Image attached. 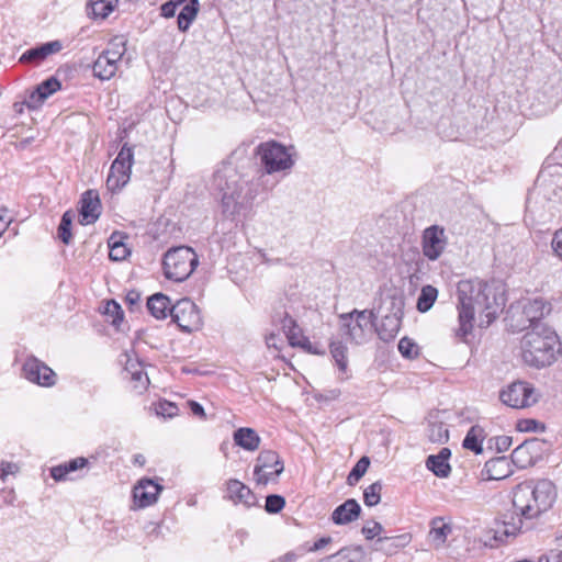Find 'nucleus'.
Instances as JSON below:
<instances>
[{"label": "nucleus", "instance_id": "obj_35", "mask_svg": "<svg viewBox=\"0 0 562 562\" xmlns=\"http://www.w3.org/2000/svg\"><path fill=\"white\" fill-rule=\"evenodd\" d=\"M61 88L60 81L56 77H50L37 85V101H44Z\"/></svg>", "mask_w": 562, "mask_h": 562}, {"label": "nucleus", "instance_id": "obj_37", "mask_svg": "<svg viewBox=\"0 0 562 562\" xmlns=\"http://www.w3.org/2000/svg\"><path fill=\"white\" fill-rule=\"evenodd\" d=\"M110 252L109 257L113 261H121L126 258L130 254L128 248L125 244L117 239L115 235H112L109 239Z\"/></svg>", "mask_w": 562, "mask_h": 562}, {"label": "nucleus", "instance_id": "obj_22", "mask_svg": "<svg viewBox=\"0 0 562 562\" xmlns=\"http://www.w3.org/2000/svg\"><path fill=\"white\" fill-rule=\"evenodd\" d=\"M233 437L235 443L247 451H255L259 448L260 437L252 428H238Z\"/></svg>", "mask_w": 562, "mask_h": 562}, {"label": "nucleus", "instance_id": "obj_8", "mask_svg": "<svg viewBox=\"0 0 562 562\" xmlns=\"http://www.w3.org/2000/svg\"><path fill=\"white\" fill-rule=\"evenodd\" d=\"M499 400L506 406L519 409L530 407L537 403L538 396L531 384L516 381L501 391Z\"/></svg>", "mask_w": 562, "mask_h": 562}, {"label": "nucleus", "instance_id": "obj_59", "mask_svg": "<svg viewBox=\"0 0 562 562\" xmlns=\"http://www.w3.org/2000/svg\"><path fill=\"white\" fill-rule=\"evenodd\" d=\"M176 10L175 3L170 0L160 7L161 15L167 19L175 16Z\"/></svg>", "mask_w": 562, "mask_h": 562}, {"label": "nucleus", "instance_id": "obj_62", "mask_svg": "<svg viewBox=\"0 0 562 562\" xmlns=\"http://www.w3.org/2000/svg\"><path fill=\"white\" fill-rule=\"evenodd\" d=\"M15 499V494L13 490H3L1 492V501L5 505H12Z\"/></svg>", "mask_w": 562, "mask_h": 562}, {"label": "nucleus", "instance_id": "obj_43", "mask_svg": "<svg viewBox=\"0 0 562 562\" xmlns=\"http://www.w3.org/2000/svg\"><path fill=\"white\" fill-rule=\"evenodd\" d=\"M133 158L134 155L132 147H130L127 144H124L121 150L119 151V155L112 162L114 165V170H116V168H119L120 166L131 169L133 165Z\"/></svg>", "mask_w": 562, "mask_h": 562}, {"label": "nucleus", "instance_id": "obj_40", "mask_svg": "<svg viewBox=\"0 0 562 562\" xmlns=\"http://www.w3.org/2000/svg\"><path fill=\"white\" fill-rule=\"evenodd\" d=\"M108 55H110L112 58L117 59L119 61L122 60V57L124 56L126 52V41L123 36H115L112 38L109 43L108 48L104 50Z\"/></svg>", "mask_w": 562, "mask_h": 562}, {"label": "nucleus", "instance_id": "obj_45", "mask_svg": "<svg viewBox=\"0 0 562 562\" xmlns=\"http://www.w3.org/2000/svg\"><path fill=\"white\" fill-rule=\"evenodd\" d=\"M63 49V43L58 40L52 41L37 46L36 56L37 60L45 59L49 55L56 54Z\"/></svg>", "mask_w": 562, "mask_h": 562}, {"label": "nucleus", "instance_id": "obj_19", "mask_svg": "<svg viewBox=\"0 0 562 562\" xmlns=\"http://www.w3.org/2000/svg\"><path fill=\"white\" fill-rule=\"evenodd\" d=\"M411 541L412 536L409 533H403L395 537H379L373 544V550L392 555L400 549L408 546Z\"/></svg>", "mask_w": 562, "mask_h": 562}, {"label": "nucleus", "instance_id": "obj_23", "mask_svg": "<svg viewBox=\"0 0 562 562\" xmlns=\"http://www.w3.org/2000/svg\"><path fill=\"white\" fill-rule=\"evenodd\" d=\"M171 306L169 297L162 293H156L147 300V308L157 319H164L170 315Z\"/></svg>", "mask_w": 562, "mask_h": 562}, {"label": "nucleus", "instance_id": "obj_7", "mask_svg": "<svg viewBox=\"0 0 562 562\" xmlns=\"http://www.w3.org/2000/svg\"><path fill=\"white\" fill-rule=\"evenodd\" d=\"M256 155L259 157L260 165L267 175L288 172L295 164L290 148L276 140L259 144L256 148Z\"/></svg>", "mask_w": 562, "mask_h": 562}, {"label": "nucleus", "instance_id": "obj_4", "mask_svg": "<svg viewBox=\"0 0 562 562\" xmlns=\"http://www.w3.org/2000/svg\"><path fill=\"white\" fill-rule=\"evenodd\" d=\"M214 182L221 192L222 212L226 216H234L239 213L244 199L243 190L246 182L232 167H224L216 171Z\"/></svg>", "mask_w": 562, "mask_h": 562}, {"label": "nucleus", "instance_id": "obj_5", "mask_svg": "<svg viewBox=\"0 0 562 562\" xmlns=\"http://www.w3.org/2000/svg\"><path fill=\"white\" fill-rule=\"evenodd\" d=\"M375 319L376 314L373 310H353L339 315V331L349 342L362 345L368 341Z\"/></svg>", "mask_w": 562, "mask_h": 562}, {"label": "nucleus", "instance_id": "obj_17", "mask_svg": "<svg viewBox=\"0 0 562 562\" xmlns=\"http://www.w3.org/2000/svg\"><path fill=\"white\" fill-rule=\"evenodd\" d=\"M451 533L452 525L450 522H447L442 517L431 519L428 541L434 549L443 548Z\"/></svg>", "mask_w": 562, "mask_h": 562}, {"label": "nucleus", "instance_id": "obj_24", "mask_svg": "<svg viewBox=\"0 0 562 562\" xmlns=\"http://www.w3.org/2000/svg\"><path fill=\"white\" fill-rule=\"evenodd\" d=\"M87 463L88 460L86 458L79 457L63 464L53 467L50 469V475L55 481H64L68 479L70 473L85 468Z\"/></svg>", "mask_w": 562, "mask_h": 562}, {"label": "nucleus", "instance_id": "obj_12", "mask_svg": "<svg viewBox=\"0 0 562 562\" xmlns=\"http://www.w3.org/2000/svg\"><path fill=\"white\" fill-rule=\"evenodd\" d=\"M519 306L525 317V321L518 324L520 329L527 328V324L528 326H536L552 310L550 302L544 301L542 297L525 299L520 301Z\"/></svg>", "mask_w": 562, "mask_h": 562}, {"label": "nucleus", "instance_id": "obj_52", "mask_svg": "<svg viewBox=\"0 0 562 562\" xmlns=\"http://www.w3.org/2000/svg\"><path fill=\"white\" fill-rule=\"evenodd\" d=\"M513 443V439L509 436H498L495 438V448L498 452L507 451Z\"/></svg>", "mask_w": 562, "mask_h": 562}, {"label": "nucleus", "instance_id": "obj_34", "mask_svg": "<svg viewBox=\"0 0 562 562\" xmlns=\"http://www.w3.org/2000/svg\"><path fill=\"white\" fill-rule=\"evenodd\" d=\"M427 437L431 442L443 443L449 439V431L443 423H430L427 429Z\"/></svg>", "mask_w": 562, "mask_h": 562}, {"label": "nucleus", "instance_id": "obj_47", "mask_svg": "<svg viewBox=\"0 0 562 562\" xmlns=\"http://www.w3.org/2000/svg\"><path fill=\"white\" fill-rule=\"evenodd\" d=\"M285 501L280 495H269L266 498V510L270 514H277L283 509Z\"/></svg>", "mask_w": 562, "mask_h": 562}, {"label": "nucleus", "instance_id": "obj_29", "mask_svg": "<svg viewBox=\"0 0 562 562\" xmlns=\"http://www.w3.org/2000/svg\"><path fill=\"white\" fill-rule=\"evenodd\" d=\"M485 436L486 434L481 426H472L463 440V448L473 451L475 454L482 453V443Z\"/></svg>", "mask_w": 562, "mask_h": 562}, {"label": "nucleus", "instance_id": "obj_61", "mask_svg": "<svg viewBox=\"0 0 562 562\" xmlns=\"http://www.w3.org/2000/svg\"><path fill=\"white\" fill-rule=\"evenodd\" d=\"M538 562H562V551H551L549 555L541 557Z\"/></svg>", "mask_w": 562, "mask_h": 562}, {"label": "nucleus", "instance_id": "obj_63", "mask_svg": "<svg viewBox=\"0 0 562 562\" xmlns=\"http://www.w3.org/2000/svg\"><path fill=\"white\" fill-rule=\"evenodd\" d=\"M331 542V538L330 537H323L321 539H318L310 549L308 551L313 552V551H318L323 548H325L328 543Z\"/></svg>", "mask_w": 562, "mask_h": 562}, {"label": "nucleus", "instance_id": "obj_6", "mask_svg": "<svg viewBox=\"0 0 562 562\" xmlns=\"http://www.w3.org/2000/svg\"><path fill=\"white\" fill-rule=\"evenodd\" d=\"M198 263V255L187 246L169 249L162 261L166 278L176 282L187 280Z\"/></svg>", "mask_w": 562, "mask_h": 562}, {"label": "nucleus", "instance_id": "obj_16", "mask_svg": "<svg viewBox=\"0 0 562 562\" xmlns=\"http://www.w3.org/2000/svg\"><path fill=\"white\" fill-rule=\"evenodd\" d=\"M401 319L402 312L400 308L383 316L381 322L375 325V331L379 338L386 342L393 340L400 331Z\"/></svg>", "mask_w": 562, "mask_h": 562}, {"label": "nucleus", "instance_id": "obj_9", "mask_svg": "<svg viewBox=\"0 0 562 562\" xmlns=\"http://www.w3.org/2000/svg\"><path fill=\"white\" fill-rule=\"evenodd\" d=\"M170 316L183 331L191 333L202 325L200 310L195 303L188 299H181L171 306Z\"/></svg>", "mask_w": 562, "mask_h": 562}, {"label": "nucleus", "instance_id": "obj_27", "mask_svg": "<svg viewBox=\"0 0 562 562\" xmlns=\"http://www.w3.org/2000/svg\"><path fill=\"white\" fill-rule=\"evenodd\" d=\"M485 472L488 480H503L510 474L509 463L506 458H496L485 464Z\"/></svg>", "mask_w": 562, "mask_h": 562}, {"label": "nucleus", "instance_id": "obj_50", "mask_svg": "<svg viewBox=\"0 0 562 562\" xmlns=\"http://www.w3.org/2000/svg\"><path fill=\"white\" fill-rule=\"evenodd\" d=\"M104 314L113 317V324H116L117 321H122L121 306L114 301L106 302L104 307Z\"/></svg>", "mask_w": 562, "mask_h": 562}, {"label": "nucleus", "instance_id": "obj_38", "mask_svg": "<svg viewBox=\"0 0 562 562\" xmlns=\"http://www.w3.org/2000/svg\"><path fill=\"white\" fill-rule=\"evenodd\" d=\"M370 465V459L366 456L361 457L355 467L351 469L347 482L349 485H355L366 474Z\"/></svg>", "mask_w": 562, "mask_h": 562}, {"label": "nucleus", "instance_id": "obj_1", "mask_svg": "<svg viewBox=\"0 0 562 562\" xmlns=\"http://www.w3.org/2000/svg\"><path fill=\"white\" fill-rule=\"evenodd\" d=\"M458 327L454 337L467 342L476 325L488 327L504 306V299L497 290L479 279L461 280L457 286Z\"/></svg>", "mask_w": 562, "mask_h": 562}, {"label": "nucleus", "instance_id": "obj_13", "mask_svg": "<svg viewBox=\"0 0 562 562\" xmlns=\"http://www.w3.org/2000/svg\"><path fill=\"white\" fill-rule=\"evenodd\" d=\"M225 497L235 505H243L250 508L257 505V497L251 490L243 482L231 479L226 482Z\"/></svg>", "mask_w": 562, "mask_h": 562}, {"label": "nucleus", "instance_id": "obj_18", "mask_svg": "<svg viewBox=\"0 0 562 562\" xmlns=\"http://www.w3.org/2000/svg\"><path fill=\"white\" fill-rule=\"evenodd\" d=\"M360 513L361 507L358 502L353 498H349L333 512L331 520L336 525H347L357 520Z\"/></svg>", "mask_w": 562, "mask_h": 562}, {"label": "nucleus", "instance_id": "obj_36", "mask_svg": "<svg viewBox=\"0 0 562 562\" xmlns=\"http://www.w3.org/2000/svg\"><path fill=\"white\" fill-rule=\"evenodd\" d=\"M329 348L330 353L339 370L345 372L348 366L347 347L341 341H333Z\"/></svg>", "mask_w": 562, "mask_h": 562}, {"label": "nucleus", "instance_id": "obj_54", "mask_svg": "<svg viewBox=\"0 0 562 562\" xmlns=\"http://www.w3.org/2000/svg\"><path fill=\"white\" fill-rule=\"evenodd\" d=\"M12 217L9 211L4 207H0V236H2L8 229Z\"/></svg>", "mask_w": 562, "mask_h": 562}, {"label": "nucleus", "instance_id": "obj_46", "mask_svg": "<svg viewBox=\"0 0 562 562\" xmlns=\"http://www.w3.org/2000/svg\"><path fill=\"white\" fill-rule=\"evenodd\" d=\"M133 383V389L142 393L145 391L149 384V378L146 372L143 370L133 371L132 375L127 376Z\"/></svg>", "mask_w": 562, "mask_h": 562}, {"label": "nucleus", "instance_id": "obj_58", "mask_svg": "<svg viewBox=\"0 0 562 562\" xmlns=\"http://www.w3.org/2000/svg\"><path fill=\"white\" fill-rule=\"evenodd\" d=\"M552 248L557 256L562 259V228L555 232L552 239Z\"/></svg>", "mask_w": 562, "mask_h": 562}, {"label": "nucleus", "instance_id": "obj_3", "mask_svg": "<svg viewBox=\"0 0 562 562\" xmlns=\"http://www.w3.org/2000/svg\"><path fill=\"white\" fill-rule=\"evenodd\" d=\"M560 351L561 342L557 333L543 324L533 326L520 340V357L529 367L551 366Z\"/></svg>", "mask_w": 562, "mask_h": 562}, {"label": "nucleus", "instance_id": "obj_60", "mask_svg": "<svg viewBox=\"0 0 562 562\" xmlns=\"http://www.w3.org/2000/svg\"><path fill=\"white\" fill-rule=\"evenodd\" d=\"M124 370H125L126 378H127V376L132 375L133 371L143 370V366L137 360H133V359L128 358L126 360Z\"/></svg>", "mask_w": 562, "mask_h": 562}, {"label": "nucleus", "instance_id": "obj_31", "mask_svg": "<svg viewBox=\"0 0 562 562\" xmlns=\"http://www.w3.org/2000/svg\"><path fill=\"white\" fill-rule=\"evenodd\" d=\"M119 0H90L87 12L94 18L105 19L113 12Z\"/></svg>", "mask_w": 562, "mask_h": 562}, {"label": "nucleus", "instance_id": "obj_15", "mask_svg": "<svg viewBox=\"0 0 562 562\" xmlns=\"http://www.w3.org/2000/svg\"><path fill=\"white\" fill-rule=\"evenodd\" d=\"M101 214V202L97 191L88 190L81 198V224L88 225L94 223Z\"/></svg>", "mask_w": 562, "mask_h": 562}, {"label": "nucleus", "instance_id": "obj_26", "mask_svg": "<svg viewBox=\"0 0 562 562\" xmlns=\"http://www.w3.org/2000/svg\"><path fill=\"white\" fill-rule=\"evenodd\" d=\"M522 528L521 519H518V524L516 522H504L501 529L490 530L487 532L486 539H484V544L493 547L494 542L503 541L504 537L515 536Z\"/></svg>", "mask_w": 562, "mask_h": 562}, {"label": "nucleus", "instance_id": "obj_39", "mask_svg": "<svg viewBox=\"0 0 562 562\" xmlns=\"http://www.w3.org/2000/svg\"><path fill=\"white\" fill-rule=\"evenodd\" d=\"M56 373L45 363L37 360V385L53 386L56 383Z\"/></svg>", "mask_w": 562, "mask_h": 562}, {"label": "nucleus", "instance_id": "obj_2", "mask_svg": "<svg viewBox=\"0 0 562 562\" xmlns=\"http://www.w3.org/2000/svg\"><path fill=\"white\" fill-rule=\"evenodd\" d=\"M557 496L555 485L550 480L527 481L516 486L513 505L520 517L535 519L553 506Z\"/></svg>", "mask_w": 562, "mask_h": 562}, {"label": "nucleus", "instance_id": "obj_10", "mask_svg": "<svg viewBox=\"0 0 562 562\" xmlns=\"http://www.w3.org/2000/svg\"><path fill=\"white\" fill-rule=\"evenodd\" d=\"M283 469V463L277 452L263 450L257 458V464L254 471L256 482L266 485L269 481L279 476Z\"/></svg>", "mask_w": 562, "mask_h": 562}, {"label": "nucleus", "instance_id": "obj_41", "mask_svg": "<svg viewBox=\"0 0 562 562\" xmlns=\"http://www.w3.org/2000/svg\"><path fill=\"white\" fill-rule=\"evenodd\" d=\"M382 483L376 481L369 485L363 492V501L367 506H375L381 501Z\"/></svg>", "mask_w": 562, "mask_h": 562}, {"label": "nucleus", "instance_id": "obj_55", "mask_svg": "<svg viewBox=\"0 0 562 562\" xmlns=\"http://www.w3.org/2000/svg\"><path fill=\"white\" fill-rule=\"evenodd\" d=\"M18 471V465L11 462L0 463V480L4 481L8 475L14 474Z\"/></svg>", "mask_w": 562, "mask_h": 562}, {"label": "nucleus", "instance_id": "obj_32", "mask_svg": "<svg viewBox=\"0 0 562 562\" xmlns=\"http://www.w3.org/2000/svg\"><path fill=\"white\" fill-rule=\"evenodd\" d=\"M438 297V290L432 285H424L417 299V310L422 313L428 312Z\"/></svg>", "mask_w": 562, "mask_h": 562}, {"label": "nucleus", "instance_id": "obj_33", "mask_svg": "<svg viewBox=\"0 0 562 562\" xmlns=\"http://www.w3.org/2000/svg\"><path fill=\"white\" fill-rule=\"evenodd\" d=\"M533 442L525 441L512 452V461L519 468H526L531 463L530 447Z\"/></svg>", "mask_w": 562, "mask_h": 562}, {"label": "nucleus", "instance_id": "obj_11", "mask_svg": "<svg viewBox=\"0 0 562 562\" xmlns=\"http://www.w3.org/2000/svg\"><path fill=\"white\" fill-rule=\"evenodd\" d=\"M448 240L445 228L431 225L424 229L422 236L423 255L431 261L437 260L447 247Z\"/></svg>", "mask_w": 562, "mask_h": 562}, {"label": "nucleus", "instance_id": "obj_42", "mask_svg": "<svg viewBox=\"0 0 562 562\" xmlns=\"http://www.w3.org/2000/svg\"><path fill=\"white\" fill-rule=\"evenodd\" d=\"M72 222V214L70 212H65L60 224L58 226V238L65 244L68 245L71 241L72 235L70 232Z\"/></svg>", "mask_w": 562, "mask_h": 562}, {"label": "nucleus", "instance_id": "obj_21", "mask_svg": "<svg viewBox=\"0 0 562 562\" xmlns=\"http://www.w3.org/2000/svg\"><path fill=\"white\" fill-rule=\"evenodd\" d=\"M119 60L102 52L93 64V74L101 80L111 79L119 69Z\"/></svg>", "mask_w": 562, "mask_h": 562}, {"label": "nucleus", "instance_id": "obj_49", "mask_svg": "<svg viewBox=\"0 0 562 562\" xmlns=\"http://www.w3.org/2000/svg\"><path fill=\"white\" fill-rule=\"evenodd\" d=\"M383 530V526L378 521H369L362 527V533L368 540L380 537Z\"/></svg>", "mask_w": 562, "mask_h": 562}, {"label": "nucleus", "instance_id": "obj_30", "mask_svg": "<svg viewBox=\"0 0 562 562\" xmlns=\"http://www.w3.org/2000/svg\"><path fill=\"white\" fill-rule=\"evenodd\" d=\"M328 560L335 562H364L366 551L360 546L344 548L336 554L330 555Z\"/></svg>", "mask_w": 562, "mask_h": 562}, {"label": "nucleus", "instance_id": "obj_25", "mask_svg": "<svg viewBox=\"0 0 562 562\" xmlns=\"http://www.w3.org/2000/svg\"><path fill=\"white\" fill-rule=\"evenodd\" d=\"M131 177V169L120 166L114 170V165H111L110 172L106 178V188L111 192L121 190L128 181Z\"/></svg>", "mask_w": 562, "mask_h": 562}, {"label": "nucleus", "instance_id": "obj_53", "mask_svg": "<svg viewBox=\"0 0 562 562\" xmlns=\"http://www.w3.org/2000/svg\"><path fill=\"white\" fill-rule=\"evenodd\" d=\"M279 324L284 334L296 326L295 319L292 318L288 313H283V315L279 318Z\"/></svg>", "mask_w": 562, "mask_h": 562}, {"label": "nucleus", "instance_id": "obj_51", "mask_svg": "<svg viewBox=\"0 0 562 562\" xmlns=\"http://www.w3.org/2000/svg\"><path fill=\"white\" fill-rule=\"evenodd\" d=\"M178 407L170 402H160L157 407V414L164 417H172L177 415Z\"/></svg>", "mask_w": 562, "mask_h": 562}, {"label": "nucleus", "instance_id": "obj_28", "mask_svg": "<svg viewBox=\"0 0 562 562\" xmlns=\"http://www.w3.org/2000/svg\"><path fill=\"white\" fill-rule=\"evenodd\" d=\"M200 10L199 0H189V3L184 4L178 15V29L181 32L189 30L192 22L195 20Z\"/></svg>", "mask_w": 562, "mask_h": 562}, {"label": "nucleus", "instance_id": "obj_56", "mask_svg": "<svg viewBox=\"0 0 562 562\" xmlns=\"http://www.w3.org/2000/svg\"><path fill=\"white\" fill-rule=\"evenodd\" d=\"M23 374L30 382L35 383V360L30 359L24 363Z\"/></svg>", "mask_w": 562, "mask_h": 562}, {"label": "nucleus", "instance_id": "obj_64", "mask_svg": "<svg viewBox=\"0 0 562 562\" xmlns=\"http://www.w3.org/2000/svg\"><path fill=\"white\" fill-rule=\"evenodd\" d=\"M300 558V554L295 551L286 552L285 554L279 558V562H296Z\"/></svg>", "mask_w": 562, "mask_h": 562}, {"label": "nucleus", "instance_id": "obj_57", "mask_svg": "<svg viewBox=\"0 0 562 562\" xmlns=\"http://www.w3.org/2000/svg\"><path fill=\"white\" fill-rule=\"evenodd\" d=\"M35 98V90L31 91L30 92V100L29 101H24L22 103H15L14 104V110L18 114H23L24 112V109H26L29 112H32L33 111V104H32V100Z\"/></svg>", "mask_w": 562, "mask_h": 562}, {"label": "nucleus", "instance_id": "obj_20", "mask_svg": "<svg viewBox=\"0 0 562 562\" xmlns=\"http://www.w3.org/2000/svg\"><path fill=\"white\" fill-rule=\"evenodd\" d=\"M451 451L448 448H442L438 454H431L426 460V467L435 475L439 477H447L450 474L451 468L449 464V458Z\"/></svg>", "mask_w": 562, "mask_h": 562}, {"label": "nucleus", "instance_id": "obj_44", "mask_svg": "<svg viewBox=\"0 0 562 562\" xmlns=\"http://www.w3.org/2000/svg\"><path fill=\"white\" fill-rule=\"evenodd\" d=\"M285 336H286L290 345L293 347L297 346V347L305 349L311 346L308 338H306L302 334V330L297 325L294 328H292L291 330H288Z\"/></svg>", "mask_w": 562, "mask_h": 562}, {"label": "nucleus", "instance_id": "obj_48", "mask_svg": "<svg viewBox=\"0 0 562 562\" xmlns=\"http://www.w3.org/2000/svg\"><path fill=\"white\" fill-rule=\"evenodd\" d=\"M398 351L405 358H414L418 353L415 342L407 337H404L400 340Z\"/></svg>", "mask_w": 562, "mask_h": 562}, {"label": "nucleus", "instance_id": "obj_14", "mask_svg": "<svg viewBox=\"0 0 562 562\" xmlns=\"http://www.w3.org/2000/svg\"><path fill=\"white\" fill-rule=\"evenodd\" d=\"M162 487L150 479H142L134 486L133 497L138 507H147L156 503Z\"/></svg>", "mask_w": 562, "mask_h": 562}]
</instances>
